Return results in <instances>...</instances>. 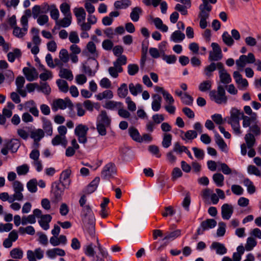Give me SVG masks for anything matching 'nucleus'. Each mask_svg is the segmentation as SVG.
I'll return each instance as SVG.
<instances>
[{
    "label": "nucleus",
    "mask_w": 261,
    "mask_h": 261,
    "mask_svg": "<svg viewBox=\"0 0 261 261\" xmlns=\"http://www.w3.org/2000/svg\"><path fill=\"white\" fill-rule=\"evenodd\" d=\"M51 219L52 217L50 215H44L41 216V218L38 221V223L44 230H46L49 228V223L51 221Z\"/></svg>",
    "instance_id": "30"
},
{
    "label": "nucleus",
    "mask_w": 261,
    "mask_h": 261,
    "mask_svg": "<svg viewBox=\"0 0 261 261\" xmlns=\"http://www.w3.org/2000/svg\"><path fill=\"white\" fill-rule=\"evenodd\" d=\"M143 10L140 7H136L132 9L130 18L133 22L139 21L140 16L142 14Z\"/></svg>",
    "instance_id": "34"
},
{
    "label": "nucleus",
    "mask_w": 261,
    "mask_h": 261,
    "mask_svg": "<svg viewBox=\"0 0 261 261\" xmlns=\"http://www.w3.org/2000/svg\"><path fill=\"white\" fill-rule=\"evenodd\" d=\"M216 143L222 151L227 152V145L223 139L217 133H215Z\"/></svg>",
    "instance_id": "48"
},
{
    "label": "nucleus",
    "mask_w": 261,
    "mask_h": 261,
    "mask_svg": "<svg viewBox=\"0 0 261 261\" xmlns=\"http://www.w3.org/2000/svg\"><path fill=\"white\" fill-rule=\"evenodd\" d=\"M245 140L248 148H251L255 142V137L251 133H248L245 135Z\"/></svg>",
    "instance_id": "53"
},
{
    "label": "nucleus",
    "mask_w": 261,
    "mask_h": 261,
    "mask_svg": "<svg viewBox=\"0 0 261 261\" xmlns=\"http://www.w3.org/2000/svg\"><path fill=\"white\" fill-rule=\"evenodd\" d=\"M209 95L211 99L218 104H225L227 101L224 88L222 86H219L217 91H211Z\"/></svg>",
    "instance_id": "3"
},
{
    "label": "nucleus",
    "mask_w": 261,
    "mask_h": 261,
    "mask_svg": "<svg viewBox=\"0 0 261 261\" xmlns=\"http://www.w3.org/2000/svg\"><path fill=\"white\" fill-rule=\"evenodd\" d=\"M22 72L27 81L29 82L34 81L38 77V73L35 68L24 67Z\"/></svg>",
    "instance_id": "15"
},
{
    "label": "nucleus",
    "mask_w": 261,
    "mask_h": 261,
    "mask_svg": "<svg viewBox=\"0 0 261 261\" xmlns=\"http://www.w3.org/2000/svg\"><path fill=\"white\" fill-rule=\"evenodd\" d=\"M152 98L151 109L154 112H158L161 108L162 98L161 96L158 94L152 95Z\"/></svg>",
    "instance_id": "29"
},
{
    "label": "nucleus",
    "mask_w": 261,
    "mask_h": 261,
    "mask_svg": "<svg viewBox=\"0 0 261 261\" xmlns=\"http://www.w3.org/2000/svg\"><path fill=\"white\" fill-rule=\"evenodd\" d=\"M132 4L129 0H120L115 2L114 7L117 9H125L130 6Z\"/></svg>",
    "instance_id": "42"
},
{
    "label": "nucleus",
    "mask_w": 261,
    "mask_h": 261,
    "mask_svg": "<svg viewBox=\"0 0 261 261\" xmlns=\"http://www.w3.org/2000/svg\"><path fill=\"white\" fill-rule=\"evenodd\" d=\"M122 103L121 102L109 100L106 102L104 108L111 110H118L122 107Z\"/></svg>",
    "instance_id": "35"
},
{
    "label": "nucleus",
    "mask_w": 261,
    "mask_h": 261,
    "mask_svg": "<svg viewBox=\"0 0 261 261\" xmlns=\"http://www.w3.org/2000/svg\"><path fill=\"white\" fill-rule=\"evenodd\" d=\"M59 76L63 79L72 81L73 79V74L70 70L65 68H61L59 72Z\"/></svg>",
    "instance_id": "49"
},
{
    "label": "nucleus",
    "mask_w": 261,
    "mask_h": 261,
    "mask_svg": "<svg viewBox=\"0 0 261 261\" xmlns=\"http://www.w3.org/2000/svg\"><path fill=\"white\" fill-rule=\"evenodd\" d=\"M123 68L119 66H114L110 67L108 69L109 74L114 78H116L118 76V73L122 72Z\"/></svg>",
    "instance_id": "55"
},
{
    "label": "nucleus",
    "mask_w": 261,
    "mask_h": 261,
    "mask_svg": "<svg viewBox=\"0 0 261 261\" xmlns=\"http://www.w3.org/2000/svg\"><path fill=\"white\" fill-rule=\"evenodd\" d=\"M218 62L217 63L212 62L209 65L206 66L203 71L204 74L207 77L212 76V72L214 71L216 68L218 69Z\"/></svg>",
    "instance_id": "41"
},
{
    "label": "nucleus",
    "mask_w": 261,
    "mask_h": 261,
    "mask_svg": "<svg viewBox=\"0 0 261 261\" xmlns=\"http://www.w3.org/2000/svg\"><path fill=\"white\" fill-rule=\"evenodd\" d=\"M27 188L31 193H35L37 191V180L35 178L30 180L27 184Z\"/></svg>",
    "instance_id": "56"
},
{
    "label": "nucleus",
    "mask_w": 261,
    "mask_h": 261,
    "mask_svg": "<svg viewBox=\"0 0 261 261\" xmlns=\"http://www.w3.org/2000/svg\"><path fill=\"white\" fill-rule=\"evenodd\" d=\"M256 117V114L254 113L252 114L251 117L245 116L243 114L242 117V119H243L242 125L243 127L246 128L250 127L257 119Z\"/></svg>",
    "instance_id": "32"
},
{
    "label": "nucleus",
    "mask_w": 261,
    "mask_h": 261,
    "mask_svg": "<svg viewBox=\"0 0 261 261\" xmlns=\"http://www.w3.org/2000/svg\"><path fill=\"white\" fill-rule=\"evenodd\" d=\"M59 57L60 61L63 63H66L69 61V54L66 49H61L59 52Z\"/></svg>",
    "instance_id": "61"
},
{
    "label": "nucleus",
    "mask_w": 261,
    "mask_h": 261,
    "mask_svg": "<svg viewBox=\"0 0 261 261\" xmlns=\"http://www.w3.org/2000/svg\"><path fill=\"white\" fill-rule=\"evenodd\" d=\"M255 58L252 53H249L247 55H241L236 60V64L239 70L242 71L247 64L254 63Z\"/></svg>",
    "instance_id": "6"
},
{
    "label": "nucleus",
    "mask_w": 261,
    "mask_h": 261,
    "mask_svg": "<svg viewBox=\"0 0 261 261\" xmlns=\"http://www.w3.org/2000/svg\"><path fill=\"white\" fill-rule=\"evenodd\" d=\"M95 222L90 221L87 223H83L86 232L91 237L94 236L95 234Z\"/></svg>",
    "instance_id": "38"
},
{
    "label": "nucleus",
    "mask_w": 261,
    "mask_h": 261,
    "mask_svg": "<svg viewBox=\"0 0 261 261\" xmlns=\"http://www.w3.org/2000/svg\"><path fill=\"white\" fill-rule=\"evenodd\" d=\"M233 212V208L232 205L225 203L221 206V215L224 220H229Z\"/></svg>",
    "instance_id": "19"
},
{
    "label": "nucleus",
    "mask_w": 261,
    "mask_h": 261,
    "mask_svg": "<svg viewBox=\"0 0 261 261\" xmlns=\"http://www.w3.org/2000/svg\"><path fill=\"white\" fill-rule=\"evenodd\" d=\"M89 130L87 125L83 124H79L76 125L74 133L80 143L85 144L87 142V136Z\"/></svg>",
    "instance_id": "5"
},
{
    "label": "nucleus",
    "mask_w": 261,
    "mask_h": 261,
    "mask_svg": "<svg viewBox=\"0 0 261 261\" xmlns=\"http://www.w3.org/2000/svg\"><path fill=\"white\" fill-rule=\"evenodd\" d=\"M30 167L28 165L24 164L16 167V170L18 175H25L29 172Z\"/></svg>",
    "instance_id": "59"
},
{
    "label": "nucleus",
    "mask_w": 261,
    "mask_h": 261,
    "mask_svg": "<svg viewBox=\"0 0 261 261\" xmlns=\"http://www.w3.org/2000/svg\"><path fill=\"white\" fill-rule=\"evenodd\" d=\"M19 107H23L24 110L29 111L35 117L39 116V110L37 109L35 102L33 100H30L23 104H20Z\"/></svg>",
    "instance_id": "13"
},
{
    "label": "nucleus",
    "mask_w": 261,
    "mask_h": 261,
    "mask_svg": "<svg viewBox=\"0 0 261 261\" xmlns=\"http://www.w3.org/2000/svg\"><path fill=\"white\" fill-rule=\"evenodd\" d=\"M218 69L219 70V77L222 83L229 84L231 82L230 75L224 69L223 65L221 62H218Z\"/></svg>",
    "instance_id": "14"
},
{
    "label": "nucleus",
    "mask_w": 261,
    "mask_h": 261,
    "mask_svg": "<svg viewBox=\"0 0 261 261\" xmlns=\"http://www.w3.org/2000/svg\"><path fill=\"white\" fill-rule=\"evenodd\" d=\"M60 9L64 16H71L70 7L67 3H62L60 6Z\"/></svg>",
    "instance_id": "63"
},
{
    "label": "nucleus",
    "mask_w": 261,
    "mask_h": 261,
    "mask_svg": "<svg viewBox=\"0 0 261 261\" xmlns=\"http://www.w3.org/2000/svg\"><path fill=\"white\" fill-rule=\"evenodd\" d=\"M116 173V169L115 165L109 163L106 165L101 171V178L104 179H109L113 178Z\"/></svg>",
    "instance_id": "9"
},
{
    "label": "nucleus",
    "mask_w": 261,
    "mask_h": 261,
    "mask_svg": "<svg viewBox=\"0 0 261 261\" xmlns=\"http://www.w3.org/2000/svg\"><path fill=\"white\" fill-rule=\"evenodd\" d=\"M260 127L261 123L256 119L249 127V132L256 136L259 135L261 134Z\"/></svg>",
    "instance_id": "45"
},
{
    "label": "nucleus",
    "mask_w": 261,
    "mask_h": 261,
    "mask_svg": "<svg viewBox=\"0 0 261 261\" xmlns=\"http://www.w3.org/2000/svg\"><path fill=\"white\" fill-rule=\"evenodd\" d=\"M152 22L155 28L163 33H166L168 31V27L164 24L162 20L159 17L151 18Z\"/></svg>",
    "instance_id": "28"
},
{
    "label": "nucleus",
    "mask_w": 261,
    "mask_h": 261,
    "mask_svg": "<svg viewBox=\"0 0 261 261\" xmlns=\"http://www.w3.org/2000/svg\"><path fill=\"white\" fill-rule=\"evenodd\" d=\"M84 251L87 256L93 257L95 261H105V258L108 255L107 250L102 247L98 239H96V245L87 244L84 247Z\"/></svg>",
    "instance_id": "1"
},
{
    "label": "nucleus",
    "mask_w": 261,
    "mask_h": 261,
    "mask_svg": "<svg viewBox=\"0 0 261 261\" xmlns=\"http://www.w3.org/2000/svg\"><path fill=\"white\" fill-rule=\"evenodd\" d=\"M213 180L218 187H221L224 185V176L221 173H216L213 174Z\"/></svg>",
    "instance_id": "46"
},
{
    "label": "nucleus",
    "mask_w": 261,
    "mask_h": 261,
    "mask_svg": "<svg viewBox=\"0 0 261 261\" xmlns=\"http://www.w3.org/2000/svg\"><path fill=\"white\" fill-rule=\"evenodd\" d=\"M172 136L170 134L165 133L163 135L162 146L164 148H168L171 145Z\"/></svg>",
    "instance_id": "62"
},
{
    "label": "nucleus",
    "mask_w": 261,
    "mask_h": 261,
    "mask_svg": "<svg viewBox=\"0 0 261 261\" xmlns=\"http://www.w3.org/2000/svg\"><path fill=\"white\" fill-rule=\"evenodd\" d=\"M181 234V231L177 229L172 232H167L164 236L163 240L172 241L179 237Z\"/></svg>",
    "instance_id": "39"
},
{
    "label": "nucleus",
    "mask_w": 261,
    "mask_h": 261,
    "mask_svg": "<svg viewBox=\"0 0 261 261\" xmlns=\"http://www.w3.org/2000/svg\"><path fill=\"white\" fill-rule=\"evenodd\" d=\"M95 97L98 100H101L103 99H110L113 97V93L112 91L107 90L96 95Z\"/></svg>",
    "instance_id": "47"
},
{
    "label": "nucleus",
    "mask_w": 261,
    "mask_h": 261,
    "mask_svg": "<svg viewBox=\"0 0 261 261\" xmlns=\"http://www.w3.org/2000/svg\"><path fill=\"white\" fill-rule=\"evenodd\" d=\"M86 48L88 53L87 56L89 57L88 60H96L98 54L96 50V46L94 43L92 41L89 42L87 45Z\"/></svg>",
    "instance_id": "21"
},
{
    "label": "nucleus",
    "mask_w": 261,
    "mask_h": 261,
    "mask_svg": "<svg viewBox=\"0 0 261 261\" xmlns=\"http://www.w3.org/2000/svg\"><path fill=\"white\" fill-rule=\"evenodd\" d=\"M44 136V132L40 128L31 132L30 137L34 141H40Z\"/></svg>",
    "instance_id": "36"
},
{
    "label": "nucleus",
    "mask_w": 261,
    "mask_h": 261,
    "mask_svg": "<svg viewBox=\"0 0 261 261\" xmlns=\"http://www.w3.org/2000/svg\"><path fill=\"white\" fill-rule=\"evenodd\" d=\"M81 217L83 223H87L88 221H95L94 214L90 206L82 208Z\"/></svg>",
    "instance_id": "12"
},
{
    "label": "nucleus",
    "mask_w": 261,
    "mask_h": 261,
    "mask_svg": "<svg viewBox=\"0 0 261 261\" xmlns=\"http://www.w3.org/2000/svg\"><path fill=\"white\" fill-rule=\"evenodd\" d=\"M212 82L210 80H206L202 82L198 86L199 90L202 92H204L211 90L212 88Z\"/></svg>",
    "instance_id": "51"
},
{
    "label": "nucleus",
    "mask_w": 261,
    "mask_h": 261,
    "mask_svg": "<svg viewBox=\"0 0 261 261\" xmlns=\"http://www.w3.org/2000/svg\"><path fill=\"white\" fill-rule=\"evenodd\" d=\"M96 123L110 126L111 123V118L108 115L107 112L103 110L98 115Z\"/></svg>",
    "instance_id": "20"
},
{
    "label": "nucleus",
    "mask_w": 261,
    "mask_h": 261,
    "mask_svg": "<svg viewBox=\"0 0 261 261\" xmlns=\"http://www.w3.org/2000/svg\"><path fill=\"white\" fill-rule=\"evenodd\" d=\"M72 16H65L63 19L58 20L56 22L57 25L63 27L67 28L71 23Z\"/></svg>",
    "instance_id": "52"
},
{
    "label": "nucleus",
    "mask_w": 261,
    "mask_h": 261,
    "mask_svg": "<svg viewBox=\"0 0 261 261\" xmlns=\"http://www.w3.org/2000/svg\"><path fill=\"white\" fill-rule=\"evenodd\" d=\"M67 143L66 137H62L59 135H56L51 140V144L53 146L61 145L65 147L67 145Z\"/></svg>",
    "instance_id": "33"
},
{
    "label": "nucleus",
    "mask_w": 261,
    "mask_h": 261,
    "mask_svg": "<svg viewBox=\"0 0 261 261\" xmlns=\"http://www.w3.org/2000/svg\"><path fill=\"white\" fill-rule=\"evenodd\" d=\"M256 241L252 237H249L247 239L246 244L245 248L246 251H249L252 250L256 245Z\"/></svg>",
    "instance_id": "60"
},
{
    "label": "nucleus",
    "mask_w": 261,
    "mask_h": 261,
    "mask_svg": "<svg viewBox=\"0 0 261 261\" xmlns=\"http://www.w3.org/2000/svg\"><path fill=\"white\" fill-rule=\"evenodd\" d=\"M128 133L134 141L140 142L141 136L138 129L134 127H130L128 129Z\"/></svg>",
    "instance_id": "50"
},
{
    "label": "nucleus",
    "mask_w": 261,
    "mask_h": 261,
    "mask_svg": "<svg viewBox=\"0 0 261 261\" xmlns=\"http://www.w3.org/2000/svg\"><path fill=\"white\" fill-rule=\"evenodd\" d=\"M87 64L82 66L83 72L89 76H94L98 69V63L96 60H87Z\"/></svg>",
    "instance_id": "7"
},
{
    "label": "nucleus",
    "mask_w": 261,
    "mask_h": 261,
    "mask_svg": "<svg viewBox=\"0 0 261 261\" xmlns=\"http://www.w3.org/2000/svg\"><path fill=\"white\" fill-rule=\"evenodd\" d=\"M243 112L236 108H232L230 111V116L228 117L227 122L233 130V133L237 136L242 134L240 124V119L242 118Z\"/></svg>",
    "instance_id": "2"
},
{
    "label": "nucleus",
    "mask_w": 261,
    "mask_h": 261,
    "mask_svg": "<svg viewBox=\"0 0 261 261\" xmlns=\"http://www.w3.org/2000/svg\"><path fill=\"white\" fill-rule=\"evenodd\" d=\"M56 83L60 91L64 93H67L68 91V85L66 81L63 80H58Z\"/></svg>",
    "instance_id": "58"
},
{
    "label": "nucleus",
    "mask_w": 261,
    "mask_h": 261,
    "mask_svg": "<svg viewBox=\"0 0 261 261\" xmlns=\"http://www.w3.org/2000/svg\"><path fill=\"white\" fill-rule=\"evenodd\" d=\"M212 7L211 5L201 4L199 6L200 13L199 18L208 19L210 16V12L211 11Z\"/></svg>",
    "instance_id": "22"
},
{
    "label": "nucleus",
    "mask_w": 261,
    "mask_h": 261,
    "mask_svg": "<svg viewBox=\"0 0 261 261\" xmlns=\"http://www.w3.org/2000/svg\"><path fill=\"white\" fill-rule=\"evenodd\" d=\"M42 127L45 132L47 135L51 136L53 134V126L51 122L49 120L44 118L42 119Z\"/></svg>",
    "instance_id": "44"
},
{
    "label": "nucleus",
    "mask_w": 261,
    "mask_h": 261,
    "mask_svg": "<svg viewBox=\"0 0 261 261\" xmlns=\"http://www.w3.org/2000/svg\"><path fill=\"white\" fill-rule=\"evenodd\" d=\"M49 12L51 18L57 22L58 20L60 13L57 6L55 4H52V7H51Z\"/></svg>",
    "instance_id": "64"
},
{
    "label": "nucleus",
    "mask_w": 261,
    "mask_h": 261,
    "mask_svg": "<svg viewBox=\"0 0 261 261\" xmlns=\"http://www.w3.org/2000/svg\"><path fill=\"white\" fill-rule=\"evenodd\" d=\"M198 134L194 130H189L184 133V136H181L182 140L187 142L189 140H192L197 138Z\"/></svg>",
    "instance_id": "43"
},
{
    "label": "nucleus",
    "mask_w": 261,
    "mask_h": 261,
    "mask_svg": "<svg viewBox=\"0 0 261 261\" xmlns=\"http://www.w3.org/2000/svg\"><path fill=\"white\" fill-rule=\"evenodd\" d=\"M21 56V51L18 48H15L12 51L9 52L7 54L8 60L11 63L14 62L16 59L19 58Z\"/></svg>",
    "instance_id": "37"
},
{
    "label": "nucleus",
    "mask_w": 261,
    "mask_h": 261,
    "mask_svg": "<svg viewBox=\"0 0 261 261\" xmlns=\"http://www.w3.org/2000/svg\"><path fill=\"white\" fill-rule=\"evenodd\" d=\"M72 103L68 98L58 99L54 101L53 108L56 110L58 109L64 110L66 108L71 106Z\"/></svg>",
    "instance_id": "17"
},
{
    "label": "nucleus",
    "mask_w": 261,
    "mask_h": 261,
    "mask_svg": "<svg viewBox=\"0 0 261 261\" xmlns=\"http://www.w3.org/2000/svg\"><path fill=\"white\" fill-rule=\"evenodd\" d=\"M71 174V170L66 169L62 171L60 177V182L65 187L68 186L70 184L69 176Z\"/></svg>",
    "instance_id": "31"
},
{
    "label": "nucleus",
    "mask_w": 261,
    "mask_h": 261,
    "mask_svg": "<svg viewBox=\"0 0 261 261\" xmlns=\"http://www.w3.org/2000/svg\"><path fill=\"white\" fill-rule=\"evenodd\" d=\"M30 158L32 160V165L34 166L38 172H40L43 169L42 162L39 160L40 152L34 148L33 149L29 155Z\"/></svg>",
    "instance_id": "8"
},
{
    "label": "nucleus",
    "mask_w": 261,
    "mask_h": 261,
    "mask_svg": "<svg viewBox=\"0 0 261 261\" xmlns=\"http://www.w3.org/2000/svg\"><path fill=\"white\" fill-rule=\"evenodd\" d=\"M20 23L22 28L15 27L13 31V35L18 38H22L28 33L29 25L27 16H22Z\"/></svg>",
    "instance_id": "4"
},
{
    "label": "nucleus",
    "mask_w": 261,
    "mask_h": 261,
    "mask_svg": "<svg viewBox=\"0 0 261 261\" xmlns=\"http://www.w3.org/2000/svg\"><path fill=\"white\" fill-rule=\"evenodd\" d=\"M128 88L130 93L134 96H137L142 92V86L140 84L134 85L132 83H130Z\"/></svg>",
    "instance_id": "40"
},
{
    "label": "nucleus",
    "mask_w": 261,
    "mask_h": 261,
    "mask_svg": "<svg viewBox=\"0 0 261 261\" xmlns=\"http://www.w3.org/2000/svg\"><path fill=\"white\" fill-rule=\"evenodd\" d=\"M10 256L14 259H21L23 255V251L19 248H13L10 252Z\"/></svg>",
    "instance_id": "57"
},
{
    "label": "nucleus",
    "mask_w": 261,
    "mask_h": 261,
    "mask_svg": "<svg viewBox=\"0 0 261 261\" xmlns=\"http://www.w3.org/2000/svg\"><path fill=\"white\" fill-rule=\"evenodd\" d=\"M27 256L29 261L40 260L44 256V251L40 248H37L34 251L29 250L27 252Z\"/></svg>",
    "instance_id": "11"
},
{
    "label": "nucleus",
    "mask_w": 261,
    "mask_h": 261,
    "mask_svg": "<svg viewBox=\"0 0 261 261\" xmlns=\"http://www.w3.org/2000/svg\"><path fill=\"white\" fill-rule=\"evenodd\" d=\"M73 13L77 19V24L85 21L86 13L82 7H76L73 9Z\"/></svg>",
    "instance_id": "26"
},
{
    "label": "nucleus",
    "mask_w": 261,
    "mask_h": 261,
    "mask_svg": "<svg viewBox=\"0 0 261 261\" xmlns=\"http://www.w3.org/2000/svg\"><path fill=\"white\" fill-rule=\"evenodd\" d=\"M51 193L57 202L61 200L63 191L60 188L59 182L55 181L52 184Z\"/></svg>",
    "instance_id": "18"
},
{
    "label": "nucleus",
    "mask_w": 261,
    "mask_h": 261,
    "mask_svg": "<svg viewBox=\"0 0 261 261\" xmlns=\"http://www.w3.org/2000/svg\"><path fill=\"white\" fill-rule=\"evenodd\" d=\"M217 225V222L213 219H208L203 222L200 224L201 228L197 230L199 234H202L203 231L214 228Z\"/></svg>",
    "instance_id": "16"
},
{
    "label": "nucleus",
    "mask_w": 261,
    "mask_h": 261,
    "mask_svg": "<svg viewBox=\"0 0 261 261\" xmlns=\"http://www.w3.org/2000/svg\"><path fill=\"white\" fill-rule=\"evenodd\" d=\"M185 34L179 30L174 31L170 37V40L174 43L181 42L185 38Z\"/></svg>",
    "instance_id": "27"
},
{
    "label": "nucleus",
    "mask_w": 261,
    "mask_h": 261,
    "mask_svg": "<svg viewBox=\"0 0 261 261\" xmlns=\"http://www.w3.org/2000/svg\"><path fill=\"white\" fill-rule=\"evenodd\" d=\"M127 94V86L126 84L123 83L118 88L117 94L120 98H124L125 97H127L126 96Z\"/></svg>",
    "instance_id": "54"
},
{
    "label": "nucleus",
    "mask_w": 261,
    "mask_h": 261,
    "mask_svg": "<svg viewBox=\"0 0 261 261\" xmlns=\"http://www.w3.org/2000/svg\"><path fill=\"white\" fill-rule=\"evenodd\" d=\"M211 250H215L216 254L218 255H223L226 253L227 249L225 247L224 245L219 242H214L212 243L210 246Z\"/></svg>",
    "instance_id": "25"
},
{
    "label": "nucleus",
    "mask_w": 261,
    "mask_h": 261,
    "mask_svg": "<svg viewBox=\"0 0 261 261\" xmlns=\"http://www.w3.org/2000/svg\"><path fill=\"white\" fill-rule=\"evenodd\" d=\"M212 7L211 5L201 4L199 6L200 13L199 18L208 19L210 16V12L211 11Z\"/></svg>",
    "instance_id": "23"
},
{
    "label": "nucleus",
    "mask_w": 261,
    "mask_h": 261,
    "mask_svg": "<svg viewBox=\"0 0 261 261\" xmlns=\"http://www.w3.org/2000/svg\"><path fill=\"white\" fill-rule=\"evenodd\" d=\"M212 50L210 52L208 59L210 61H217L222 58V50L218 43L213 42L211 44Z\"/></svg>",
    "instance_id": "10"
},
{
    "label": "nucleus",
    "mask_w": 261,
    "mask_h": 261,
    "mask_svg": "<svg viewBox=\"0 0 261 261\" xmlns=\"http://www.w3.org/2000/svg\"><path fill=\"white\" fill-rule=\"evenodd\" d=\"M46 255L48 258L53 259L57 256H64L65 255V252L62 249L55 248L47 250Z\"/></svg>",
    "instance_id": "24"
}]
</instances>
